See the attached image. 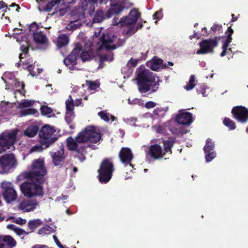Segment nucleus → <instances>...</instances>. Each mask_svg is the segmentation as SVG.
<instances>
[{
	"instance_id": "nucleus-4",
	"label": "nucleus",
	"mask_w": 248,
	"mask_h": 248,
	"mask_svg": "<svg viewBox=\"0 0 248 248\" xmlns=\"http://www.w3.org/2000/svg\"><path fill=\"white\" fill-rule=\"evenodd\" d=\"M46 173L44 159L38 158L32 162L31 171L20 174L19 177L31 178V180H36L39 182H43L44 176Z\"/></svg>"
},
{
	"instance_id": "nucleus-33",
	"label": "nucleus",
	"mask_w": 248,
	"mask_h": 248,
	"mask_svg": "<svg viewBox=\"0 0 248 248\" xmlns=\"http://www.w3.org/2000/svg\"><path fill=\"white\" fill-rule=\"evenodd\" d=\"M42 224V221L40 219H33L29 222L28 227L30 229L33 230L39 227Z\"/></svg>"
},
{
	"instance_id": "nucleus-61",
	"label": "nucleus",
	"mask_w": 248,
	"mask_h": 248,
	"mask_svg": "<svg viewBox=\"0 0 248 248\" xmlns=\"http://www.w3.org/2000/svg\"><path fill=\"white\" fill-rule=\"evenodd\" d=\"M140 103V100L137 98L133 99L131 100L130 99L128 100V103L130 105L132 104H138Z\"/></svg>"
},
{
	"instance_id": "nucleus-59",
	"label": "nucleus",
	"mask_w": 248,
	"mask_h": 248,
	"mask_svg": "<svg viewBox=\"0 0 248 248\" xmlns=\"http://www.w3.org/2000/svg\"><path fill=\"white\" fill-rule=\"evenodd\" d=\"M5 9L3 10V11H4V12H6V10L7 9V5L3 1H0V9Z\"/></svg>"
},
{
	"instance_id": "nucleus-35",
	"label": "nucleus",
	"mask_w": 248,
	"mask_h": 248,
	"mask_svg": "<svg viewBox=\"0 0 248 248\" xmlns=\"http://www.w3.org/2000/svg\"><path fill=\"white\" fill-rule=\"evenodd\" d=\"M45 145L40 143L36 144V145L32 146L30 150V153L33 152H40L45 149Z\"/></svg>"
},
{
	"instance_id": "nucleus-7",
	"label": "nucleus",
	"mask_w": 248,
	"mask_h": 248,
	"mask_svg": "<svg viewBox=\"0 0 248 248\" xmlns=\"http://www.w3.org/2000/svg\"><path fill=\"white\" fill-rule=\"evenodd\" d=\"M18 130L12 132H4L0 135V154L6 151H12L15 149L14 143Z\"/></svg>"
},
{
	"instance_id": "nucleus-64",
	"label": "nucleus",
	"mask_w": 248,
	"mask_h": 248,
	"mask_svg": "<svg viewBox=\"0 0 248 248\" xmlns=\"http://www.w3.org/2000/svg\"><path fill=\"white\" fill-rule=\"evenodd\" d=\"M32 248H47V246L44 245H35Z\"/></svg>"
},
{
	"instance_id": "nucleus-5",
	"label": "nucleus",
	"mask_w": 248,
	"mask_h": 248,
	"mask_svg": "<svg viewBox=\"0 0 248 248\" xmlns=\"http://www.w3.org/2000/svg\"><path fill=\"white\" fill-rule=\"evenodd\" d=\"M28 181L23 183L20 186V189L23 194L27 197L42 196L43 190L41 185L43 182H38L36 180H31L27 178Z\"/></svg>"
},
{
	"instance_id": "nucleus-43",
	"label": "nucleus",
	"mask_w": 248,
	"mask_h": 248,
	"mask_svg": "<svg viewBox=\"0 0 248 248\" xmlns=\"http://www.w3.org/2000/svg\"><path fill=\"white\" fill-rule=\"evenodd\" d=\"M86 84L91 90H95L99 86L98 83L96 81H87Z\"/></svg>"
},
{
	"instance_id": "nucleus-14",
	"label": "nucleus",
	"mask_w": 248,
	"mask_h": 248,
	"mask_svg": "<svg viewBox=\"0 0 248 248\" xmlns=\"http://www.w3.org/2000/svg\"><path fill=\"white\" fill-rule=\"evenodd\" d=\"M232 112L234 117L239 122L245 123L248 119V110L244 107H234Z\"/></svg>"
},
{
	"instance_id": "nucleus-47",
	"label": "nucleus",
	"mask_w": 248,
	"mask_h": 248,
	"mask_svg": "<svg viewBox=\"0 0 248 248\" xmlns=\"http://www.w3.org/2000/svg\"><path fill=\"white\" fill-rule=\"evenodd\" d=\"M10 219H14L13 222L19 225H23L26 222V220L22 218H6L5 220L8 221Z\"/></svg>"
},
{
	"instance_id": "nucleus-32",
	"label": "nucleus",
	"mask_w": 248,
	"mask_h": 248,
	"mask_svg": "<svg viewBox=\"0 0 248 248\" xmlns=\"http://www.w3.org/2000/svg\"><path fill=\"white\" fill-rule=\"evenodd\" d=\"M215 144L211 140L208 139L206 141V144L204 147V151L205 153H209L214 150Z\"/></svg>"
},
{
	"instance_id": "nucleus-57",
	"label": "nucleus",
	"mask_w": 248,
	"mask_h": 248,
	"mask_svg": "<svg viewBox=\"0 0 248 248\" xmlns=\"http://www.w3.org/2000/svg\"><path fill=\"white\" fill-rule=\"evenodd\" d=\"M52 2L54 3V4H63L69 3V1L68 0H53Z\"/></svg>"
},
{
	"instance_id": "nucleus-39",
	"label": "nucleus",
	"mask_w": 248,
	"mask_h": 248,
	"mask_svg": "<svg viewBox=\"0 0 248 248\" xmlns=\"http://www.w3.org/2000/svg\"><path fill=\"white\" fill-rule=\"evenodd\" d=\"M195 80L194 76L191 75L190 77L188 83L184 87V88L187 91H189L193 89L195 86L194 84Z\"/></svg>"
},
{
	"instance_id": "nucleus-24",
	"label": "nucleus",
	"mask_w": 248,
	"mask_h": 248,
	"mask_svg": "<svg viewBox=\"0 0 248 248\" xmlns=\"http://www.w3.org/2000/svg\"><path fill=\"white\" fill-rule=\"evenodd\" d=\"M228 31L229 32V33L228 35L227 39L222 46L223 51L220 54V56L221 57L224 56L227 53L232 51V49L231 48L228 49L227 47H228L229 44L232 42V35L233 32V31L232 29H231L230 27L228 29Z\"/></svg>"
},
{
	"instance_id": "nucleus-62",
	"label": "nucleus",
	"mask_w": 248,
	"mask_h": 248,
	"mask_svg": "<svg viewBox=\"0 0 248 248\" xmlns=\"http://www.w3.org/2000/svg\"><path fill=\"white\" fill-rule=\"evenodd\" d=\"M7 228L10 230H13L15 232H16V230L17 227L14 225V224H8L7 226Z\"/></svg>"
},
{
	"instance_id": "nucleus-6",
	"label": "nucleus",
	"mask_w": 248,
	"mask_h": 248,
	"mask_svg": "<svg viewBox=\"0 0 248 248\" xmlns=\"http://www.w3.org/2000/svg\"><path fill=\"white\" fill-rule=\"evenodd\" d=\"M124 41L120 40L117 36L113 33L110 32L109 34H103L101 40L98 42V49L101 50L103 48L115 49L121 46Z\"/></svg>"
},
{
	"instance_id": "nucleus-19",
	"label": "nucleus",
	"mask_w": 248,
	"mask_h": 248,
	"mask_svg": "<svg viewBox=\"0 0 248 248\" xmlns=\"http://www.w3.org/2000/svg\"><path fill=\"white\" fill-rule=\"evenodd\" d=\"M16 244V241L11 236L0 235V248H12Z\"/></svg>"
},
{
	"instance_id": "nucleus-51",
	"label": "nucleus",
	"mask_w": 248,
	"mask_h": 248,
	"mask_svg": "<svg viewBox=\"0 0 248 248\" xmlns=\"http://www.w3.org/2000/svg\"><path fill=\"white\" fill-rule=\"evenodd\" d=\"M38 28H39V26H38V25L36 24V23H32L30 26V32L31 33H33V34L34 35V33L37 32L36 31L38 30Z\"/></svg>"
},
{
	"instance_id": "nucleus-63",
	"label": "nucleus",
	"mask_w": 248,
	"mask_h": 248,
	"mask_svg": "<svg viewBox=\"0 0 248 248\" xmlns=\"http://www.w3.org/2000/svg\"><path fill=\"white\" fill-rule=\"evenodd\" d=\"M25 232V231L21 229H19L18 228H17L16 230V232L18 234V235H22L24 233V232Z\"/></svg>"
},
{
	"instance_id": "nucleus-15",
	"label": "nucleus",
	"mask_w": 248,
	"mask_h": 248,
	"mask_svg": "<svg viewBox=\"0 0 248 248\" xmlns=\"http://www.w3.org/2000/svg\"><path fill=\"white\" fill-rule=\"evenodd\" d=\"M176 121L181 124L189 125L192 121V114L185 110H180L176 115Z\"/></svg>"
},
{
	"instance_id": "nucleus-56",
	"label": "nucleus",
	"mask_w": 248,
	"mask_h": 248,
	"mask_svg": "<svg viewBox=\"0 0 248 248\" xmlns=\"http://www.w3.org/2000/svg\"><path fill=\"white\" fill-rule=\"evenodd\" d=\"M53 239L55 241L56 244H57V245L58 246V247L59 248H64V247L62 245V244L59 241V240H58V238L57 237V236L56 235H53Z\"/></svg>"
},
{
	"instance_id": "nucleus-11",
	"label": "nucleus",
	"mask_w": 248,
	"mask_h": 248,
	"mask_svg": "<svg viewBox=\"0 0 248 248\" xmlns=\"http://www.w3.org/2000/svg\"><path fill=\"white\" fill-rule=\"evenodd\" d=\"M217 45L218 41L216 38L204 40L199 43L200 49L196 51V54L200 55L213 53L214 49Z\"/></svg>"
},
{
	"instance_id": "nucleus-46",
	"label": "nucleus",
	"mask_w": 248,
	"mask_h": 248,
	"mask_svg": "<svg viewBox=\"0 0 248 248\" xmlns=\"http://www.w3.org/2000/svg\"><path fill=\"white\" fill-rule=\"evenodd\" d=\"M205 159L207 162H210L216 156V153L214 152H209L207 153H205Z\"/></svg>"
},
{
	"instance_id": "nucleus-41",
	"label": "nucleus",
	"mask_w": 248,
	"mask_h": 248,
	"mask_svg": "<svg viewBox=\"0 0 248 248\" xmlns=\"http://www.w3.org/2000/svg\"><path fill=\"white\" fill-rule=\"evenodd\" d=\"M67 110H73L75 106L73 100L71 96H69L68 99L65 102Z\"/></svg>"
},
{
	"instance_id": "nucleus-2",
	"label": "nucleus",
	"mask_w": 248,
	"mask_h": 248,
	"mask_svg": "<svg viewBox=\"0 0 248 248\" xmlns=\"http://www.w3.org/2000/svg\"><path fill=\"white\" fill-rule=\"evenodd\" d=\"M159 79L155 75L147 69L140 68L137 75V84L140 93L157 91L159 86Z\"/></svg>"
},
{
	"instance_id": "nucleus-26",
	"label": "nucleus",
	"mask_w": 248,
	"mask_h": 248,
	"mask_svg": "<svg viewBox=\"0 0 248 248\" xmlns=\"http://www.w3.org/2000/svg\"><path fill=\"white\" fill-rule=\"evenodd\" d=\"M162 60L161 59L152 60L148 62V66L153 70L157 71L162 67Z\"/></svg>"
},
{
	"instance_id": "nucleus-44",
	"label": "nucleus",
	"mask_w": 248,
	"mask_h": 248,
	"mask_svg": "<svg viewBox=\"0 0 248 248\" xmlns=\"http://www.w3.org/2000/svg\"><path fill=\"white\" fill-rule=\"evenodd\" d=\"M74 117V115L73 110H67L65 118L68 124H69L71 122Z\"/></svg>"
},
{
	"instance_id": "nucleus-18",
	"label": "nucleus",
	"mask_w": 248,
	"mask_h": 248,
	"mask_svg": "<svg viewBox=\"0 0 248 248\" xmlns=\"http://www.w3.org/2000/svg\"><path fill=\"white\" fill-rule=\"evenodd\" d=\"M38 205L35 201L27 200L22 202L19 205L18 208L22 212H29L32 211Z\"/></svg>"
},
{
	"instance_id": "nucleus-23",
	"label": "nucleus",
	"mask_w": 248,
	"mask_h": 248,
	"mask_svg": "<svg viewBox=\"0 0 248 248\" xmlns=\"http://www.w3.org/2000/svg\"><path fill=\"white\" fill-rule=\"evenodd\" d=\"M124 8L121 3H111V8L108 11L106 16L110 18L113 14H118L121 12Z\"/></svg>"
},
{
	"instance_id": "nucleus-30",
	"label": "nucleus",
	"mask_w": 248,
	"mask_h": 248,
	"mask_svg": "<svg viewBox=\"0 0 248 248\" xmlns=\"http://www.w3.org/2000/svg\"><path fill=\"white\" fill-rule=\"evenodd\" d=\"M104 19V15L101 10H98L96 12L94 17L93 19V23L101 22Z\"/></svg>"
},
{
	"instance_id": "nucleus-37",
	"label": "nucleus",
	"mask_w": 248,
	"mask_h": 248,
	"mask_svg": "<svg viewBox=\"0 0 248 248\" xmlns=\"http://www.w3.org/2000/svg\"><path fill=\"white\" fill-rule=\"evenodd\" d=\"M223 124L231 130H234L236 128L234 122L229 118H225L223 120Z\"/></svg>"
},
{
	"instance_id": "nucleus-58",
	"label": "nucleus",
	"mask_w": 248,
	"mask_h": 248,
	"mask_svg": "<svg viewBox=\"0 0 248 248\" xmlns=\"http://www.w3.org/2000/svg\"><path fill=\"white\" fill-rule=\"evenodd\" d=\"M124 121L128 124H131L132 122H135L137 121V119L136 118L131 117L130 118H124Z\"/></svg>"
},
{
	"instance_id": "nucleus-16",
	"label": "nucleus",
	"mask_w": 248,
	"mask_h": 248,
	"mask_svg": "<svg viewBox=\"0 0 248 248\" xmlns=\"http://www.w3.org/2000/svg\"><path fill=\"white\" fill-rule=\"evenodd\" d=\"M119 156L121 161L125 166L129 165L130 167L132 166L131 161L133 158V155L129 148H122L119 153Z\"/></svg>"
},
{
	"instance_id": "nucleus-21",
	"label": "nucleus",
	"mask_w": 248,
	"mask_h": 248,
	"mask_svg": "<svg viewBox=\"0 0 248 248\" xmlns=\"http://www.w3.org/2000/svg\"><path fill=\"white\" fill-rule=\"evenodd\" d=\"M51 156L53 163L55 166H61L63 164L65 157L63 149H61L56 152L52 153Z\"/></svg>"
},
{
	"instance_id": "nucleus-48",
	"label": "nucleus",
	"mask_w": 248,
	"mask_h": 248,
	"mask_svg": "<svg viewBox=\"0 0 248 248\" xmlns=\"http://www.w3.org/2000/svg\"><path fill=\"white\" fill-rule=\"evenodd\" d=\"M100 59L101 61H109L110 62L113 60V57L111 53H108L106 55H102L100 57Z\"/></svg>"
},
{
	"instance_id": "nucleus-60",
	"label": "nucleus",
	"mask_w": 248,
	"mask_h": 248,
	"mask_svg": "<svg viewBox=\"0 0 248 248\" xmlns=\"http://www.w3.org/2000/svg\"><path fill=\"white\" fill-rule=\"evenodd\" d=\"M221 28V26L220 25H214L212 27L211 29L214 31H219Z\"/></svg>"
},
{
	"instance_id": "nucleus-52",
	"label": "nucleus",
	"mask_w": 248,
	"mask_h": 248,
	"mask_svg": "<svg viewBox=\"0 0 248 248\" xmlns=\"http://www.w3.org/2000/svg\"><path fill=\"white\" fill-rule=\"evenodd\" d=\"M154 113L155 115L162 117L164 115V112L161 108H156L154 109Z\"/></svg>"
},
{
	"instance_id": "nucleus-55",
	"label": "nucleus",
	"mask_w": 248,
	"mask_h": 248,
	"mask_svg": "<svg viewBox=\"0 0 248 248\" xmlns=\"http://www.w3.org/2000/svg\"><path fill=\"white\" fill-rule=\"evenodd\" d=\"M156 105V104L155 103L152 101H149L145 104L144 106L147 108H151L155 107Z\"/></svg>"
},
{
	"instance_id": "nucleus-1",
	"label": "nucleus",
	"mask_w": 248,
	"mask_h": 248,
	"mask_svg": "<svg viewBox=\"0 0 248 248\" xmlns=\"http://www.w3.org/2000/svg\"><path fill=\"white\" fill-rule=\"evenodd\" d=\"M101 140L100 133L96 128L92 125L87 126L78 136L74 139L71 137L67 139V146L71 150L80 151L79 144L82 142L89 141L92 143H96Z\"/></svg>"
},
{
	"instance_id": "nucleus-31",
	"label": "nucleus",
	"mask_w": 248,
	"mask_h": 248,
	"mask_svg": "<svg viewBox=\"0 0 248 248\" xmlns=\"http://www.w3.org/2000/svg\"><path fill=\"white\" fill-rule=\"evenodd\" d=\"M98 115L102 120L107 122H109L110 118H111L112 121H113L115 119L114 116L111 115L108 113H107L106 111H100L98 112Z\"/></svg>"
},
{
	"instance_id": "nucleus-13",
	"label": "nucleus",
	"mask_w": 248,
	"mask_h": 248,
	"mask_svg": "<svg viewBox=\"0 0 248 248\" xmlns=\"http://www.w3.org/2000/svg\"><path fill=\"white\" fill-rule=\"evenodd\" d=\"M81 50L80 46H77L71 54L64 59V63L70 70H73L75 69Z\"/></svg>"
},
{
	"instance_id": "nucleus-20",
	"label": "nucleus",
	"mask_w": 248,
	"mask_h": 248,
	"mask_svg": "<svg viewBox=\"0 0 248 248\" xmlns=\"http://www.w3.org/2000/svg\"><path fill=\"white\" fill-rule=\"evenodd\" d=\"M148 154L155 159H158L163 156L161 147L158 144H153L150 146Z\"/></svg>"
},
{
	"instance_id": "nucleus-53",
	"label": "nucleus",
	"mask_w": 248,
	"mask_h": 248,
	"mask_svg": "<svg viewBox=\"0 0 248 248\" xmlns=\"http://www.w3.org/2000/svg\"><path fill=\"white\" fill-rule=\"evenodd\" d=\"M9 104L8 103L2 102L0 103V111H1L2 112H5L7 111V108H8V106H9Z\"/></svg>"
},
{
	"instance_id": "nucleus-28",
	"label": "nucleus",
	"mask_w": 248,
	"mask_h": 248,
	"mask_svg": "<svg viewBox=\"0 0 248 248\" xmlns=\"http://www.w3.org/2000/svg\"><path fill=\"white\" fill-rule=\"evenodd\" d=\"M38 127L36 126H30L24 131V134L29 137H34L38 131Z\"/></svg>"
},
{
	"instance_id": "nucleus-38",
	"label": "nucleus",
	"mask_w": 248,
	"mask_h": 248,
	"mask_svg": "<svg viewBox=\"0 0 248 248\" xmlns=\"http://www.w3.org/2000/svg\"><path fill=\"white\" fill-rule=\"evenodd\" d=\"M173 143V141L171 140H167L164 141V151L166 153L170 152L171 154V148Z\"/></svg>"
},
{
	"instance_id": "nucleus-9",
	"label": "nucleus",
	"mask_w": 248,
	"mask_h": 248,
	"mask_svg": "<svg viewBox=\"0 0 248 248\" xmlns=\"http://www.w3.org/2000/svg\"><path fill=\"white\" fill-rule=\"evenodd\" d=\"M113 170V165L110 160L104 159L100 164V169L98 170L99 181L101 183L108 182L111 178Z\"/></svg>"
},
{
	"instance_id": "nucleus-25",
	"label": "nucleus",
	"mask_w": 248,
	"mask_h": 248,
	"mask_svg": "<svg viewBox=\"0 0 248 248\" xmlns=\"http://www.w3.org/2000/svg\"><path fill=\"white\" fill-rule=\"evenodd\" d=\"M8 83L13 86V90H15L14 92L15 97H17L16 94H22L23 93L21 91L24 89V85L22 82L17 81L16 79L12 80L11 82H8Z\"/></svg>"
},
{
	"instance_id": "nucleus-40",
	"label": "nucleus",
	"mask_w": 248,
	"mask_h": 248,
	"mask_svg": "<svg viewBox=\"0 0 248 248\" xmlns=\"http://www.w3.org/2000/svg\"><path fill=\"white\" fill-rule=\"evenodd\" d=\"M37 113V110L34 108H28L26 109H23L20 111V114L21 116H26L28 115H34Z\"/></svg>"
},
{
	"instance_id": "nucleus-17",
	"label": "nucleus",
	"mask_w": 248,
	"mask_h": 248,
	"mask_svg": "<svg viewBox=\"0 0 248 248\" xmlns=\"http://www.w3.org/2000/svg\"><path fill=\"white\" fill-rule=\"evenodd\" d=\"M81 50L80 57L83 62L90 61L93 58L94 53L93 48H91V43L90 42L86 43L84 49L82 50L81 48Z\"/></svg>"
},
{
	"instance_id": "nucleus-12",
	"label": "nucleus",
	"mask_w": 248,
	"mask_h": 248,
	"mask_svg": "<svg viewBox=\"0 0 248 248\" xmlns=\"http://www.w3.org/2000/svg\"><path fill=\"white\" fill-rule=\"evenodd\" d=\"M1 186L2 196L7 202H10L16 199L17 194L12 183L3 182L1 183Z\"/></svg>"
},
{
	"instance_id": "nucleus-29",
	"label": "nucleus",
	"mask_w": 248,
	"mask_h": 248,
	"mask_svg": "<svg viewBox=\"0 0 248 248\" xmlns=\"http://www.w3.org/2000/svg\"><path fill=\"white\" fill-rule=\"evenodd\" d=\"M146 58V54H141V57H139L137 58H131L127 63V66H129L131 68L137 66L138 63L141 60H144Z\"/></svg>"
},
{
	"instance_id": "nucleus-42",
	"label": "nucleus",
	"mask_w": 248,
	"mask_h": 248,
	"mask_svg": "<svg viewBox=\"0 0 248 248\" xmlns=\"http://www.w3.org/2000/svg\"><path fill=\"white\" fill-rule=\"evenodd\" d=\"M81 26V24L78 21H71L70 24L67 27V29L69 30H74Z\"/></svg>"
},
{
	"instance_id": "nucleus-34",
	"label": "nucleus",
	"mask_w": 248,
	"mask_h": 248,
	"mask_svg": "<svg viewBox=\"0 0 248 248\" xmlns=\"http://www.w3.org/2000/svg\"><path fill=\"white\" fill-rule=\"evenodd\" d=\"M121 71L124 78L129 77L132 75L133 72L132 69L129 66H127V64L122 68Z\"/></svg>"
},
{
	"instance_id": "nucleus-3",
	"label": "nucleus",
	"mask_w": 248,
	"mask_h": 248,
	"mask_svg": "<svg viewBox=\"0 0 248 248\" xmlns=\"http://www.w3.org/2000/svg\"><path fill=\"white\" fill-rule=\"evenodd\" d=\"M140 13L136 9L130 11L127 16L119 19L118 18H114L112 24L113 25H119L121 27L124 28V32L130 36L133 34L138 29H141L142 24L138 23V26L135 27V24L139 18L140 17Z\"/></svg>"
},
{
	"instance_id": "nucleus-49",
	"label": "nucleus",
	"mask_w": 248,
	"mask_h": 248,
	"mask_svg": "<svg viewBox=\"0 0 248 248\" xmlns=\"http://www.w3.org/2000/svg\"><path fill=\"white\" fill-rule=\"evenodd\" d=\"M41 111L43 115H47L51 114L52 111L51 108L44 106L41 108Z\"/></svg>"
},
{
	"instance_id": "nucleus-22",
	"label": "nucleus",
	"mask_w": 248,
	"mask_h": 248,
	"mask_svg": "<svg viewBox=\"0 0 248 248\" xmlns=\"http://www.w3.org/2000/svg\"><path fill=\"white\" fill-rule=\"evenodd\" d=\"M33 38L35 43L38 45L43 46L44 48H46L47 46V39L41 31L34 33Z\"/></svg>"
},
{
	"instance_id": "nucleus-36",
	"label": "nucleus",
	"mask_w": 248,
	"mask_h": 248,
	"mask_svg": "<svg viewBox=\"0 0 248 248\" xmlns=\"http://www.w3.org/2000/svg\"><path fill=\"white\" fill-rule=\"evenodd\" d=\"M34 103V102L33 101L24 100L19 103L18 108H23L30 107L32 106Z\"/></svg>"
},
{
	"instance_id": "nucleus-45",
	"label": "nucleus",
	"mask_w": 248,
	"mask_h": 248,
	"mask_svg": "<svg viewBox=\"0 0 248 248\" xmlns=\"http://www.w3.org/2000/svg\"><path fill=\"white\" fill-rule=\"evenodd\" d=\"M52 228L48 225H45L43 228L38 231V233L40 234H46L51 231Z\"/></svg>"
},
{
	"instance_id": "nucleus-50",
	"label": "nucleus",
	"mask_w": 248,
	"mask_h": 248,
	"mask_svg": "<svg viewBox=\"0 0 248 248\" xmlns=\"http://www.w3.org/2000/svg\"><path fill=\"white\" fill-rule=\"evenodd\" d=\"M35 64V62L33 61L32 60L31 62H28L27 63L24 64L25 68H27L28 71L30 72V74L31 75H34L31 71L32 70V67Z\"/></svg>"
},
{
	"instance_id": "nucleus-54",
	"label": "nucleus",
	"mask_w": 248,
	"mask_h": 248,
	"mask_svg": "<svg viewBox=\"0 0 248 248\" xmlns=\"http://www.w3.org/2000/svg\"><path fill=\"white\" fill-rule=\"evenodd\" d=\"M153 19H160L162 18L163 17V13L162 10H159V11L155 12L153 16Z\"/></svg>"
},
{
	"instance_id": "nucleus-27",
	"label": "nucleus",
	"mask_w": 248,
	"mask_h": 248,
	"mask_svg": "<svg viewBox=\"0 0 248 248\" xmlns=\"http://www.w3.org/2000/svg\"><path fill=\"white\" fill-rule=\"evenodd\" d=\"M69 38L68 35L62 34L58 36L57 41V45L59 47L64 46L68 44Z\"/></svg>"
},
{
	"instance_id": "nucleus-8",
	"label": "nucleus",
	"mask_w": 248,
	"mask_h": 248,
	"mask_svg": "<svg viewBox=\"0 0 248 248\" xmlns=\"http://www.w3.org/2000/svg\"><path fill=\"white\" fill-rule=\"evenodd\" d=\"M55 132L54 127L50 125H45L42 128L39 136L41 143L45 145V148L48 147L57 140L54 135Z\"/></svg>"
},
{
	"instance_id": "nucleus-10",
	"label": "nucleus",
	"mask_w": 248,
	"mask_h": 248,
	"mask_svg": "<svg viewBox=\"0 0 248 248\" xmlns=\"http://www.w3.org/2000/svg\"><path fill=\"white\" fill-rule=\"evenodd\" d=\"M17 165V160L13 154H6L0 157V167L4 172L15 169Z\"/></svg>"
}]
</instances>
